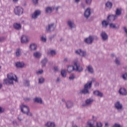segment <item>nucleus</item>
<instances>
[{
  "instance_id": "obj_1",
  "label": "nucleus",
  "mask_w": 127,
  "mask_h": 127,
  "mask_svg": "<svg viewBox=\"0 0 127 127\" xmlns=\"http://www.w3.org/2000/svg\"><path fill=\"white\" fill-rule=\"evenodd\" d=\"M67 70L68 73H71V72H72L74 70H75V71L77 72H82V71H83V67L80 66V64H79L78 62H75L74 63V66H68Z\"/></svg>"
},
{
  "instance_id": "obj_2",
  "label": "nucleus",
  "mask_w": 127,
  "mask_h": 127,
  "mask_svg": "<svg viewBox=\"0 0 127 127\" xmlns=\"http://www.w3.org/2000/svg\"><path fill=\"white\" fill-rule=\"evenodd\" d=\"M92 81H88L84 85V88L80 91V93L81 94H83L84 95H87L90 94V91L89 90L91 89L92 87Z\"/></svg>"
},
{
  "instance_id": "obj_3",
  "label": "nucleus",
  "mask_w": 127,
  "mask_h": 127,
  "mask_svg": "<svg viewBox=\"0 0 127 127\" xmlns=\"http://www.w3.org/2000/svg\"><path fill=\"white\" fill-rule=\"evenodd\" d=\"M21 111L23 114H26L27 116H29V117H32V113L29 112V107L27 106V105H25L24 104H22L20 106Z\"/></svg>"
},
{
  "instance_id": "obj_4",
  "label": "nucleus",
  "mask_w": 127,
  "mask_h": 127,
  "mask_svg": "<svg viewBox=\"0 0 127 127\" xmlns=\"http://www.w3.org/2000/svg\"><path fill=\"white\" fill-rule=\"evenodd\" d=\"M94 102V99L92 98H88L85 100V103H83L82 106L83 108H87V107H91L92 104Z\"/></svg>"
},
{
  "instance_id": "obj_5",
  "label": "nucleus",
  "mask_w": 127,
  "mask_h": 127,
  "mask_svg": "<svg viewBox=\"0 0 127 127\" xmlns=\"http://www.w3.org/2000/svg\"><path fill=\"white\" fill-rule=\"evenodd\" d=\"M56 27V26H55V24L54 23H51L46 27V30L47 32H51L52 31H54Z\"/></svg>"
},
{
  "instance_id": "obj_6",
  "label": "nucleus",
  "mask_w": 127,
  "mask_h": 127,
  "mask_svg": "<svg viewBox=\"0 0 127 127\" xmlns=\"http://www.w3.org/2000/svg\"><path fill=\"white\" fill-rule=\"evenodd\" d=\"M75 53L77 55H79L81 57H86V56H87V52H86V51H84L81 49L75 51Z\"/></svg>"
},
{
  "instance_id": "obj_7",
  "label": "nucleus",
  "mask_w": 127,
  "mask_h": 127,
  "mask_svg": "<svg viewBox=\"0 0 127 127\" xmlns=\"http://www.w3.org/2000/svg\"><path fill=\"white\" fill-rule=\"evenodd\" d=\"M114 107L118 112H121L123 110V104L119 101L115 103Z\"/></svg>"
},
{
  "instance_id": "obj_8",
  "label": "nucleus",
  "mask_w": 127,
  "mask_h": 127,
  "mask_svg": "<svg viewBox=\"0 0 127 127\" xmlns=\"http://www.w3.org/2000/svg\"><path fill=\"white\" fill-rule=\"evenodd\" d=\"M100 36L102 41H108V39H109V36L106 32L102 31L100 34Z\"/></svg>"
},
{
  "instance_id": "obj_9",
  "label": "nucleus",
  "mask_w": 127,
  "mask_h": 127,
  "mask_svg": "<svg viewBox=\"0 0 127 127\" xmlns=\"http://www.w3.org/2000/svg\"><path fill=\"white\" fill-rule=\"evenodd\" d=\"M14 12L16 15H20V14H22L23 12V9H22L21 7H16L14 8Z\"/></svg>"
},
{
  "instance_id": "obj_10",
  "label": "nucleus",
  "mask_w": 127,
  "mask_h": 127,
  "mask_svg": "<svg viewBox=\"0 0 127 127\" xmlns=\"http://www.w3.org/2000/svg\"><path fill=\"white\" fill-rule=\"evenodd\" d=\"M91 13L92 12L91 11V8L88 7L84 11V15L86 19H88L91 16Z\"/></svg>"
},
{
  "instance_id": "obj_11",
  "label": "nucleus",
  "mask_w": 127,
  "mask_h": 127,
  "mask_svg": "<svg viewBox=\"0 0 127 127\" xmlns=\"http://www.w3.org/2000/svg\"><path fill=\"white\" fill-rule=\"evenodd\" d=\"M84 42L86 43V44H92V43H93L94 42V37L92 36H90L85 38Z\"/></svg>"
},
{
  "instance_id": "obj_12",
  "label": "nucleus",
  "mask_w": 127,
  "mask_h": 127,
  "mask_svg": "<svg viewBox=\"0 0 127 127\" xmlns=\"http://www.w3.org/2000/svg\"><path fill=\"white\" fill-rule=\"evenodd\" d=\"M40 14H41V11H40V10H35L32 15V18H33V19H36Z\"/></svg>"
},
{
  "instance_id": "obj_13",
  "label": "nucleus",
  "mask_w": 127,
  "mask_h": 127,
  "mask_svg": "<svg viewBox=\"0 0 127 127\" xmlns=\"http://www.w3.org/2000/svg\"><path fill=\"white\" fill-rule=\"evenodd\" d=\"M67 26H68L70 29H73V28H76V25H75V23H74V21L71 20H68L67 21Z\"/></svg>"
},
{
  "instance_id": "obj_14",
  "label": "nucleus",
  "mask_w": 127,
  "mask_h": 127,
  "mask_svg": "<svg viewBox=\"0 0 127 127\" xmlns=\"http://www.w3.org/2000/svg\"><path fill=\"white\" fill-rule=\"evenodd\" d=\"M7 78L9 80H11L12 81H15V82H17V77L16 75H13L12 73H9L7 74Z\"/></svg>"
},
{
  "instance_id": "obj_15",
  "label": "nucleus",
  "mask_w": 127,
  "mask_h": 127,
  "mask_svg": "<svg viewBox=\"0 0 127 127\" xmlns=\"http://www.w3.org/2000/svg\"><path fill=\"white\" fill-rule=\"evenodd\" d=\"M21 42L22 43H28V42H29L28 37L26 35H22L21 37Z\"/></svg>"
},
{
  "instance_id": "obj_16",
  "label": "nucleus",
  "mask_w": 127,
  "mask_h": 127,
  "mask_svg": "<svg viewBox=\"0 0 127 127\" xmlns=\"http://www.w3.org/2000/svg\"><path fill=\"white\" fill-rule=\"evenodd\" d=\"M109 25L110 28H112V29H119L120 28V25L118 23H111Z\"/></svg>"
},
{
  "instance_id": "obj_17",
  "label": "nucleus",
  "mask_w": 127,
  "mask_h": 127,
  "mask_svg": "<svg viewBox=\"0 0 127 127\" xmlns=\"http://www.w3.org/2000/svg\"><path fill=\"white\" fill-rule=\"evenodd\" d=\"M65 106L67 109H71V108L74 106V103H73V102L71 100H67L65 102Z\"/></svg>"
},
{
  "instance_id": "obj_18",
  "label": "nucleus",
  "mask_w": 127,
  "mask_h": 127,
  "mask_svg": "<svg viewBox=\"0 0 127 127\" xmlns=\"http://www.w3.org/2000/svg\"><path fill=\"white\" fill-rule=\"evenodd\" d=\"M116 18H118V17H117V16H116V15H110L107 17V20L108 22L110 21L112 22L113 21H115Z\"/></svg>"
},
{
  "instance_id": "obj_19",
  "label": "nucleus",
  "mask_w": 127,
  "mask_h": 127,
  "mask_svg": "<svg viewBox=\"0 0 127 127\" xmlns=\"http://www.w3.org/2000/svg\"><path fill=\"white\" fill-rule=\"evenodd\" d=\"M86 70H87L89 74H94V73H95L94 68L91 65H89L86 67Z\"/></svg>"
},
{
  "instance_id": "obj_20",
  "label": "nucleus",
  "mask_w": 127,
  "mask_h": 127,
  "mask_svg": "<svg viewBox=\"0 0 127 127\" xmlns=\"http://www.w3.org/2000/svg\"><path fill=\"white\" fill-rule=\"evenodd\" d=\"M13 27L16 30H20L21 29V24L18 23H15L13 24Z\"/></svg>"
},
{
  "instance_id": "obj_21",
  "label": "nucleus",
  "mask_w": 127,
  "mask_h": 127,
  "mask_svg": "<svg viewBox=\"0 0 127 127\" xmlns=\"http://www.w3.org/2000/svg\"><path fill=\"white\" fill-rule=\"evenodd\" d=\"M45 127H55V123L54 122H51L50 121H49L46 123Z\"/></svg>"
},
{
  "instance_id": "obj_22",
  "label": "nucleus",
  "mask_w": 127,
  "mask_h": 127,
  "mask_svg": "<svg viewBox=\"0 0 127 127\" xmlns=\"http://www.w3.org/2000/svg\"><path fill=\"white\" fill-rule=\"evenodd\" d=\"M119 93L120 95H122L123 96H126L127 95V90H126L124 88H120L119 90Z\"/></svg>"
},
{
  "instance_id": "obj_23",
  "label": "nucleus",
  "mask_w": 127,
  "mask_h": 127,
  "mask_svg": "<svg viewBox=\"0 0 127 127\" xmlns=\"http://www.w3.org/2000/svg\"><path fill=\"white\" fill-rule=\"evenodd\" d=\"M93 94H94V95H95V96H97L98 97H100V98H102V97H103V93L101 92L99 90L94 91L93 92Z\"/></svg>"
},
{
  "instance_id": "obj_24",
  "label": "nucleus",
  "mask_w": 127,
  "mask_h": 127,
  "mask_svg": "<svg viewBox=\"0 0 127 127\" xmlns=\"http://www.w3.org/2000/svg\"><path fill=\"white\" fill-rule=\"evenodd\" d=\"M54 9H55L54 7H47L46 8V12H47V13H51Z\"/></svg>"
},
{
  "instance_id": "obj_25",
  "label": "nucleus",
  "mask_w": 127,
  "mask_h": 127,
  "mask_svg": "<svg viewBox=\"0 0 127 127\" xmlns=\"http://www.w3.org/2000/svg\"><path fill=\"white\" fill-rule=\"evenodd\" d=\"M34 103H38V104H42V99L40 97H36L33 99Z\"/></svg>"
},
{
  "instance_id": "obj_26",
  "label": "nucleus",
  "mask_w": 127,
  "mask_h": 127,
  "mask_svg": "<svg viewBox=\"0 0 127 127\" xmlns=\"http://www.w3.org/2000/svg\"><path fill=\"white\" fill-rule=\"evenodd\" d=\"M115 16H117V17H118V16H120L122 14V8H117L115 11Z\"/></svg>"
},
{
  "instance_id": "obj_27",
  "label": "nucleus",
  "mask_w": 127,
  "mask_h": 127,
  "mask_svg": "<svg viewBox=\"0 0 127 127\" xmlns=\"http://www.w3.org/2000/svg\"><path fill=\"white\" fill-rule=\"evenodd\" d=\"M17 68H23L24 67V63L22 62H17L15 64Z\"/></svg>"
},
{
  "instance_id": "obj_28",
  "label": "nucleus",
  "mask_w": 127,
  "mask_h": 127,
  "mask_svg": "<svg viewBox=\"0 0 127 127\" xmlns=\"http://www.w3.org/2000/svg\"><path fill=\"white\" fill-rule=\"evenodd\" d=\"M114 62L117 66L121 65V58L120 57H116Z\"/></svg>"
},
{
  "instance_id": "obj_29",
  "label": "nucleus",
  "mask_w": 127,
  "mask_h": 127,
  "mask_svg": "<svg viewBox=\"0 0 127 127\" xmlns=\"http://www.w3.org/2000/svg\"><path fill=\"white\" fill-rule=\"evenodd\" d=\"M4 83L6 85H10L11 84H13V80H11V79H9L8 78L5 79L4 80Z\"/></svg>"
},
{
  "instance_id": "obj_30",
  "label": "nucleus",
  "mask_w": 127,
  "mask_h": 127,
  "mask_svg": "<svg viewBox=\"0 0 127 127\" xmlns=\"http://www.w3.org/2000/svg\"><path fill=\"white\" fill-rule=\"evenodd\" d=\"M47 54L49 56H55L56 55V52L54 50H51L48 52Z\"/></svg>"
},
{
  "instance_id": "obj_31",
  "label": "nucleus",
  "mask_w": 127,
  "mask_h": 127,
  "mask_svg": "<svg viewBox=\"0 0 127 127\" xmlns=\"http://www.w3.org/2000/svg\"><path fill=\"white\" fill-rule=\"evenodd\" d=\"M30 48L32 51H34L37 49V46L35 44H32L30 45Z\"/></svg>"
},
{
  "instance_id": "obj_32",
  "label": "nucleus",
  "mask_w": 127,
  "mask_h": 127,
  "mask_svg": "<svg viewBox=\"0 0 127 127\" xmlns=\"http://www.w3.org/2000/svg\"><path fill=\"white\" fill-rule=\"evenodd\" d=\"M48 62V60L46 58H45L43 60H42L41 63L42 64V67H45L46 64Z\"/></svg>"
},
{
  "instance_id": "obj_33",
  "label": "nucleus",
  "mask_w": 127,
  "mask_h": 127,
  "mask_svg": "<svg viewBox=\"0 0 127 127\" xmlns=\"http://www.w3.org/2000/svg\"><path fill=\"white\" fill-rule=\"evenodd\" d=\"M34 56L35 58H40L41 57V54L39 52L34 53Z\"/></svg>"
},
{
  "instance_id": "obj_34",
  "label": "nucleus",
  "mask_w": 127,
  "mask_h": 127,
  "mask_svg": "<svg viewBox=\"0 0 127 127\" xmlns=\"http://www.w3.org/2000/svg\"><path fill=\"white\" fill-rule=\"evenodd\" d=\"M105 5L108 8L111 9V8L113 6V3L111 2L110 1H108L107 3H106Z\"/></svg>"
},
{
  "instance_id": "obj_35",
  "label": "nucleus",
  "mask_w": 127,
  "mask_h": 127,
  "mask_svg": "<svg viewBox=\"0 0 127 127\" xmlns=\"http://www.w3.org/2000/svg\"><path fill=\"white\" fill-rule=\"evenodd\" d=\"M102 25L103 27H107L109 25V22L104 20L102 22Z\"/></svg>"
},
{
  "instance_id": "obj_36",
  "label": "nucleus",
  "mask_w": 127,
  "mask_h": 127,
  "mask_svg": "<svg viewBox=\"0 0 127 127\" xmlns=\"http://www.w3.org/2000/svg\"><path fill=\"white\" fill-rule=\"evenodd\" d=\"M24 85L26 87H29V86H30V81L28 80H25L24 82Z\"/></svg>"
},
{
  "instance_id": "obj_37",
  "label": "nucleus",
  "mask_w": 127,
  "mask_h": 127,
  "mask_svg": "<svg viewBox=\"0 0 127 127\" xmlns=\"http://www.w3.org/2000/svg\"><path fill=\"white\" fill-rule=\"evenodd\" d=\"M61 75L62 77H64V78L66 77L67 74H66V70L65 69H63L61 71Z\"/></svg>"
},
{
  "instance_id": "obj_38",
  "label": "nucleus",
  "mask_w": 127,
  "mask_h": 127,
  "mask_svg": "<svg viewBox=\"0 0 127 127\" xmlns=\"http://www.w3.org/2000/svg\"><path fill=\"white\" fill-rule=\"evenodd\" d=\"M21 54V52L20 51V49H17L16 52V56L17 57H19Z\"/></svg>"
},
{
  "instance_id": "obj_39",
  "label": "nucleus",
  "mask_w": 127,
  "mask_h": 127,
  "mask_svg": "<svg viewBox=\"0 0 127 127\" xmlns=\"http://www.w3.org/2000/svg\"><path fill=\"white\" fill-rule=\"evenodd\" d=\"M41 40H42L43 42H46V41H47V38H46V36H42L41 37Z\"/></svg>"
},
{
  "instance_id": "obj_40",
  "label": "nucleus",
  "mask_w": 127,
  "mask_h": 127,
  "mask_svg": "<svg viewBox=\"0 0 127 127\" xmlns=\"http://www.w3.org/2000/svg\"><path fill=\"white\" fill-rule=\"evenodd\" d=\"M122 78H123V79H124L125 81H127V73L126 72L125 73H124L122 75Z\"/></svg>"
},
{
  "instance_id": "obj_41",
  "label": "nucleus",
  "mask_w": 127,
  "mask_h": 127,
  "mask_svg": "<svg viewBox=\"0 0 127 127\" xmlns=\"http://www.w3.org/2000/svg\"><path fill=\"white\" fill-rule=\"evenodd\" d=\"M44 78L43 77H41L39 79V84H43L44 83Z\"/></svg>"
},
{
  "instance_id": "obj_42",
  "label": "nucleus",
  "mask_w": 127,
  "mask_h": 127,
  "mask_svg": "<svg viewBox=\"0 0 127 127\" xmlns=\"http://www.w3.org/2000/svg\"><path fill=\"white\" fill-rule=\"evenodd\" d=\"M75 77H76V76L75 75V74L72 73L71 74L69 77V80H74L75 78Z\"/></svg>"
},
{
  "instance_id": "obj_43",
  "label": "nucleus",
  "mask_w": 127,
  "mask_h": 127,
  "mask_svg": "<svg viewBox=\"0 0 127 127\" xmlns=\"http://www.w3.org/2000/svg\"><path fill=\"white\" fill-rule=\"evenodd\" d=\"M12 124L13 125V126H14V127H18L19 126L18 123H17V122L16 121H13L12 122Z\"/></svg>"
},
{
  "instance_id": "obj_44",
  "label": "nucleus",
  "mask_w": 127,
  "mask_h": 127,
  "mask_svg": "<svg viewBox=\"0 0 127 127\" xmlns=\"http://www.w3.org/2000/svg\"><path fill=\"white\" fill-rule=\"evenodd\" d=\"M92 0H85V3H86V4H88V5H90V4L92 3Z\"/></svg>"
},
{
  "instance_id": "obj_45",
  "label": "nucleus",
  "mask_w": 127,
  "mask_h": 127,
  "mask_svg": "<svg viewBox=\"0 0 127 127\" xmlns=\"http://www.w3.org/2000/svg\"><path fill=\"white\" fill-rule=\"evenodd\" d=\"M97 120H98V118H97V117L93 115L92 116V121H93V122H96L97 121Z\"/></svg>"
},
{
  "instance_id": "obj_46",
  "label": "nucleus",
  "mask_w": 127,
  "mask_h": 127,
  "mask_svg": "<svg viewBox=\"0 0 127 127\" xmlns=\"http://www.w3.org/2000/svg\"><path fill=\"white\" fill-rule=\"evenodd\" d=\"M42 73H43V70H42V69L36 72V74H37L38 75L41 74H42Z\"/></svg>"
},
{
  "instance_id": "obj_47",
  "label": "nucleus",
  "mask_w": 127,
  "mask_h": 127,
  "mask_svg": "<svg viewBox=\"0 0 127 127\" xmlns=\"http://www.w3.org/2000/svg\"><path fill=\"white\" fill-rule=\"evenodd\" d=\"M112 127H122V126L120 124H115Z\"/></svg>"
},
{
  "instance_id": "obj_48",
  "label": "nucleus",
  "mask_w": 127,
  "mask_h": 127,
  "mask_svg": "<svg viewBox=\"0 0 127 127\" xmlns=\"http://www.w3.org/2000/svg\"><path fill=\"white\" fill-rule=\"evenodd\" d=\"M4 112V109L0 107V114H2Z\"/></svg>"
},
{
  "instance_id": "obj_49",
  "label": "nucleus",
  "mask_w": 127,
  "mask_h": 127,
  "mask_svg": "<svg viewBox=\"0 0 127 127\" xmlns=\"http://www.w3.org/2000/svg\"><path fill=\"white\" fill-rule=\"evenodd\" d=\"M81 7H82V8H84V9L85 8H86V4H85L84 3H81Z\"/></svg>"
},
{
  "instance_id": "obj_50",
  "label": "nucleus",
  "mask_w": 127,
  "mask_h": 127,
  "mask_svg": "<svg viewBox=\"0 0 127 127\" xmlns=\"http://www.w3.org/2000/svg\"><path fill=\"white\" fill-rule=\"evenodd\" d=\"M34 4H37L38 3V0H33Z\"/></svg>"
},
{
  "instance_id": "obj_51",
  "label": "nucleus",
  "mask_w": 127,
  "mask_h": 127,
  "mask_svg": "<svg viewBox=\"0 0 127 127\" xmlns=\"http://www.w3.org/2000/svg\"><path fill=\"white\" fill-rule=\"evenodd\" d=\"M5 38L3 37H0V42H2V41H3L4 40Z\"/></svg>"
},
{
  "instance_id": "obj_52",
  "label": "nucleus",
  "mask_w": 127,
  "mask_h": 127,
  "mask_svg": "<svg viewBox=\"0 0 127 127\" xmlns=\"http://www.w3.org/2000/svg\"><path fill=\"white\" fill-rule=\"evenodd\" d=\"M30 100H31L30 98H25V101H26V102H29Z\"/></svg>"
},
{
  "instance_id": "obj_53",
  "label": "nucleus",
  "mask_w": 127,
  "mask_h": 127,
  "mask_svg": "<svg viewBox=\"0 0 127 127\" xmlns=\"http://www.w3.org/2000/svg\"><path fill=\"white\" fill-rule=\"evenodd\" d=\"M54 69L55 71H56V72H57V71H58V70H59L58 67H57V66H55L54 67Z\"/></svg>"
},
{
  "instance_id": "obj_54",
  "label": "nucleus",
  "mask_w": 127,
  "mask_h": 127,
  "mask_svg": "<svg viewBox=\"0 0 127 127\" xmlns=\"http://www.w3.org/2000/svg\"><path fill=\"white\" fill-rule=\"evenodd\" d=\"M53 38H54V36H51V37H50L49 39L50 40H52Z\"/></svg>"
},
{
  "instance_id": "obj_55",
  "label": "nucleus",
  "mask_w": 127,
  "mask_h": 127,
  "mask_svg": "<svg viewBox=\"0 0 127 127\" xmlns=\"http://www.w3.org/2000/svg\"><path fill=\"white\" fill-rule=\"evenodd\" d=\"M18 120L19 121H20V122H21L22 121V119H21V117H18Z\"/></svg>"
},
{
  "instance_id": "obj_56",
  "label": "nucleus",
  "mask_w": 127,
  "mask_h": 127,
  "mask_svg": "<svg viewBox=\"0 0 127 127\" xmlns=\"http://www.w3.org/2000/svg\"><path fill=\"white\" fill-rule=\"evenodd\" d=\"M75 2L79 3V2H80V0H75Z\"/></svg>"
},
{
  "instance_id": "obj_57",
  "label": "nucleus",
  "mask_w": 127,
  "mask_h": 127,
  "mask_svg": "<svg viewBox=\"0 0 127 127\" xmlns=\"http://www.w3.org/2000/svg\"><path fill=\"white\" fill-rule=\"evenodd\" d=\"M57 82H60V78H59V77H58L57 78Z\"/></svg>"
},
{
  "instance_id": "obj_58",
  "label": "nucleus",
  "mask_w": 127,
  "mask_h": 127,
  "mask_svg": "<svg viewBox=\"0 0 127 127\" xmlns=\"http://www.w3.org/2000/svg\"><path fill=\"white\" fill-rule=\"evenodd\" d=\"M105 127H109V123H105Z\"/></svg>"
},
{
  "instance_id": "obj_59",
  "label": "nucleus",
  "mask_w": 127,
  "mask_h": 127,
  "mask_svg": "<svg viewBox=\"0 0 127 127\" xmlns=\"http://www.w3.org/2000/svg\"><path fill=\"white\" fill-rule=\"evenodd\" d=\"M55 9L57 11H58V9H59V6H58L57 7L55 8Z\"/></svg>"
},
{
  "instance_id": "obj_60",
  "label": "nucleus",
  "mask_w": 127,
  "mask_h": 127,
  "mask_svg": "<svg viewBox=\"0 0 127 127\" xmlns=\"http://www.w3.org/2000/svg\"><path fill=\"white\" fill-rule=\"evenodd\" d=\"M64 61L65 62H67V61H68V58H65V59H64Z\"/></svg>"
},
{
  "instance_id": "obj_61",
  "label": "nucleus",
  "mask_w": 127,
  "mask_h": 127,
  "mask_svg": "<svg viewBox=\"0 0 127 127\" xmlns=\"http://www.w3.org/2000/svg\"><path fill=\"white\" fill-rule=\"evenodd\" d=\"M111 57H115V54H112L111 55Z\"/></svg>"
},
{
  "instance_id": "obj_62",
  "label": "nucleus",
  "mask_w": 127,
  "mask_h": 127,
  "mask_svg": "<svg viewBox=\"0 0 127 127\" xmlns=\"http://www.w3.org/2000/svg\"><path fill=\"white\" fill-rule=\"evenodd\" d=\"M13 1H14V2H16L17 1H18V0H13Z\"/></svg>"
},
{
  "instance_id": "obj_63",
  "label": "nucleus",
  "mask_w": 127,
  "mask_h": 127,
  "mask_svg": "<svg viewBox=\"0 0 127 127\" xmlns=\"http://www.w3.org/2000/svg\"><path fill=\"white\" fill-rule=\"evenodd\" d=\"M2 87V84L0 83V89H1V87Z\"/></svg>"
},
{
  "instance_id": "obj_64",
  "label": "nucleus",
  "mask_w": 127,
  "mask_h": 127,
  "mask_svg": "<svg viewBox=\"0 0 127 127\" xmlns=\"http://www.w3.org/2000/svg\"><path fill=\"white\" fill-rule=\"evenodd\" d=\"M62 102H65V100H64V99H63L62 100Z\"/></svg>"
}]
</instances>
